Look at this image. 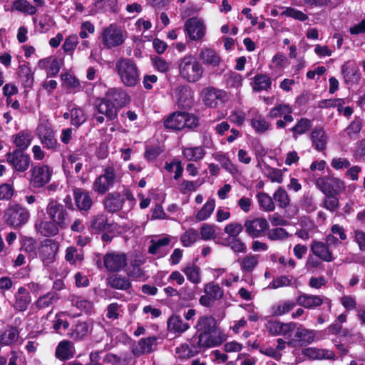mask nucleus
<instances>
[{
  "mask_svg": "<svg viewBox=\"0 0 365 365\" xmlns=\"http://www.w3.org/2000/svg\"><path fill=\"white\" fill-rule=\"evenodd\" d=\"M121 94L120 91L115 88L110 89L105 98L96 101V107L98 114L94 115V119L98 123H103L104 115L108 120H113L117 116V108L113 101H116V96Z\"/></svg>",
  "mask_w": 365,
  "mask_h": 365,
  "instance_id": "obj_1",
  "label": "nucleus"
},
{
  "mask_svg": "<svg viewBox=\"0 0 365 365\" xmlns=\"http://www.w3.org/2000/svg\"><path fill=\"white\" fill-rule=\"evenodd\" d=\"M115 70L121 83L128 87H134L140 81L138 68L132 59L121 58L115 63Z\"/></svg>",
  "mask_w": 365,
  "mask_h": 365,
  "instance_id": "obj_2",
  "label": "nucleus"
},
{
  "mask_svg": "<svg viewBox=\"0 0 365 365\" xmlns=\"http://www.w3.org/2000/svg\"><path fill=\"white\" fill-rule=\"evenodd\" d=\"M341 242L334 235H328L325 242L313 240L310 245V250L317 257L326 262H331L335 259L333 248L337 247Z\"/></svg>",
  "mask_w": 365,
  "mask_h": 365,
  "instance_id": "obj_3",
  "label": "nucleus"
},
{
  "mask_svg": "<svg viewBox=\"0 0 365 365\" xmlns=\"http://www.w3.org/2000/svg\"><path fill=\"white\" fill-rule=\"evenodd\" d=\"M178 68L180 76L188 82H197L203 73L201 64L192 55H187L180 58Z\"/></svg>",
  "mask_w": 365,
  "mask_h": 365,
  "instance_id": "obj_4",
  "label": "nucleus"
},
{
  "mask_svg": "<svg viewBox=\"0 0 365 365\" xmlns=\"http://www.w3.org/2000/svg\"><path fill=\"white\" fill-rule=\"evenodd\" d=\"M198 124L199 120L195 115L185 112L173 113L164 121L165 127L172 130L192 129Z\"/></svg>",
  "mask_w": 365,
  "mask_h": 365,
  "instance_id": "obj_5",
  "label": "nucleus"
},
{
  "mask_svg": "<svg viewBox=\"0 0 365 365\" xmlns=\"http://www.w3.org/2000/svg\"><path fill=\"white\" fill-rule=\"evenodd\" d=\"M99 38L105 48L110 49L123 43L125 33L116 24H111L103 29Z\"/></svg>",
  "mask_w": 365,
  "mask_h": 365,
  "instance_id": "obj_6",
  "label": "nucleus"
},
{
  "mask_svg": "<svg viewBox=\"0 0 365 365\" xmlns=\"http://www.w3.org/2000/svg\"><path fill=\"white\" fill-rule=\"evenodd\" d=\"M29 211L18 203L10 204L4 214L6 223L15 228L21 227L29 221Z\"/></svg>",
  "mask_w": 365,
  "mask_h": 365,
  "instance_id": "obj_7",
  "label": "nucleus"
},
{
  "mask_svg": "<svg viewBox=\"0 0 365 365\" xmlns=\"http://www.w3.org/2000/svg\"><path fill=\"white\" fill-rule=\"evenodd\" d=\"M116 170L113 166H108L103 170L101 175L97 177L93 182L92 190L98 195L106 194L118 181Z\"/></svg>",
  "mask_w": 365,
  "mask_h": 365,
  "instance_id": "obj_8",
  "label": "nucleus"
},
{
  "mask_svg": "<svg viewBox=\"0 0 365 365\" xmlns=\"http://www.w3.org/2000/svg\"><path fill=\"white\" fill-rule=\"evenodd\" d=\"M127 255L123 252H108L103 257V263L99 259L96 262L99 268L103 267L109 272L122 271L127 265Z\"/></svg>",
  "mask_w": 365,
  "mask_h": 365,
  "instance_id": "obj_9",
  "label": "nucleus"
},
{
  "mask_svg": "<svg viewBox=\"0 0 365 365\" xmlns=\"http://www.w3.org/2000/svg\"><path fill=\"white\" fill-rule=\"evenodd\" d=\"M49 220L64 230L68 226V214L64 205L58 202L50 199L46 208Z\"/></svg>",
  "mask_w": 365,
  "mask_h": 365,
  "instance_id": "obj_10",
  "label": "nucleus"
},
{
  "mask_svg": "<svg viewBox=\"0 0 365 365\" xmlns=\"http://www.w3.org/2000/svg\"><path fill=\"white\" fill-rule=\"evenodd\" d=\"M30 173L31 186L34 188H41L50 182L53 170L46 165H36L31 169Z\"/></svg>",
  "mask_w": 365,
  "mask_h": 365,
  "instance_id": "obj_11",
  "label": "nucleus"
},
{
  "mask_svg": "<svg viewBox=\"0 0 365 365\" xmlns=\"http://www.w3.org/2000/svg\"><path fill=\"white\" fill-rule=\"evenodd\" d=\"M316 331L302 325L297 326L294 335L287 341L288 346L299 349L312 344L315 339Z\"/></svg>",
  "mask_w": 365,
  "mask_h": 365,
  "instance_id": "obj_12",
  "label": "nucleus"
},
{
  "mask_svg": "<svg viewBox=\"0 0 365 365\" xmlns=\"http://www.w3.org/2000/svg\"><path fill=\"white\" fill-rule=\"evenodd\" d=\"M269 227L268 221L264 217L249 218L244 223L245 232L253 239L264 236Z\"/></svg>",
  "mask_w": 365,
  "mask_h": 365,
  "instance_id": "obj_13",
  "label": "nucleus"
},
{
  "mask_svg": "<svg viewBox=\"0 0 365 365\" xmlns=\"http://www.w3.org/2000/svg\"><path fill=\"white\" fill-rule=\"evenodd\" d=\"M184 28L186 35L191 41H202L206 34V26L203 20L197 17L188 19Z\"/></svg>",
  "mask_w": 365,
  "mask_h": 365,
  "instance_id": "obj_14",
  "label": "nucleus"
},
{
  "mask_svg": "<svg viewBox=\"0 0 365 365\" xmlns=\"http://www.w3.org/2000/svg\"><path fill=\"white\" fill-rule=\"evenodd\" d=\"M58 250L59 244L54 240L46 239L41 243L38 253L44 266H48L56 260Z\"/></svg>",
  "mask_w": 365,
  "mask_h": 365,
  "instance_id": "obj_15",
  "label": "nucleus"
},
{
  "mask_svg": "<svg viewBox=\"0 0 365 365\" xmlns=\"http://www.w3.org/2000/svg\"><path fill=\"white\" fill-rule=\"evenodd\" d=\"M6 162L17 172H25L30 165L31 158L29 155L21 150H15L6 155Z\"/></svg>",
  "mask_w": 365,
  "mask_h": 365,
  "instance_id": "obj_16",
  "label": "nucleus"
},
{
  "mask_svg": "<svg viewBox=\"0 0 365 365\" xmlns=\"http://www.w3.org/2000/svg\"><path fill=\"white\" fill-rule=\"evenodd\" d=\"M316 186L324 194H339L345 189L344 183L334 177H320L316 180Z\"/></svg>",
  "mask_w": 365,
  "mask_h": 365,
  "instance_id": "obj_17",
  "label": "nucleus"
},
{
  "mask_svg": "<svg viewBox=\"0 0 365 365\" xmlns=\"http://www.w3.org/2000/svg\"><path fill=\"white\" fill-rule=\"evenodd\" d=\"M292 113V109L289 105L279 103L270 110L268 116L272 119L282 117L283 119H279L276 122V126L279 128H284L287 123H292L294 120Z\"/></svg>",
  "mask_w": 365,
  "mask_h": 365,
  "instance_id": "obj_18",
  "label": "nucleus"
},
{
  "mask_svg": "<svg viewBox=\"0 0 365 365\" xmlns=\"http://www.w3.org/2000/svg\"><path fill=\"white\" fill-rule=\"evenodd\" d=\"M202 98L204 104L210 108H216L227 101V95L222 90L214 88H206L202 91Z\"/></svg>",
  "mask_w": 365,
  "mask_h": 365,
  "instance_id": "obj_19",
  "label": "nucleus"
},
{
  "mask_svg": "<svg viewBox=\"0 0 365 365\" xmlns=\"http://www.w3.org/2000/svg\"><path fill=\"white\" fill-rule=\"evenodd\" d=\"M197 334L198 341L197 346L198 349L215 347L220 345L226 339L225 335L220 330Z\"/></svg>",
  "mask_w": 365,
  "mask_h": 365,
  "instance_id": "obj_20",
  "label": "nucleus"
},
{
  "mask_svg": "<svg viewBox=\"0 0 365 365\" xmlns=\"http://www.w3.org/2000/svg\"><path fill=\"white\" fill-rule=\"evenodd\" d=\"M41 142L47 149L55 150L58 144L55 138L54 133L47 123H41L37 128Z\"/></svg>",
  "mask_w": 365,
  "mask_h": 365,
  "instance_id": "obj_21",
  "label": "nucleus"
},
{
  "mask_svg": "<svg viewBox=\"0 0 365 365\" xmlns=\"http://www.w3.org/2000/svg\"><path fill=\"white\" fill-rule=\"evenodd\" d=\"M14 301L11 305L16 312H25L31 302V295L24 287H21L14 294Z\"/></svg>",
  "mask_w": 365,
  "mask_h": 365,
  "instance_id": "obj_22",
  "label": "nucleus"
},
{
  "mask_svg": "<svg viewBox=\"0 0 365 365\" xmlns=\"http://www.w3.org/2000/svg\"><path fill=\"white\" fill-rule=\"evenodd\" d=\"M175 96L178 107L181 108H190L192 106L193 93L191 88L186 85L178 86L175 91Z\"/></svg>",
  "mask_w": 365,
  "mask_h": 365,
  "instance_id": "obj_23",
  "label": "nucleus"
},
{
  "mask_svg": "<svg viewBox=\"0 0 365 365\" xmlns=\"http://www.w3.org/2000/svg\"><path fill=\"white\" fill-rule=\"evenodd\" d=\"M94 326L95 323L92 319L78 321L72 329L71 336L76 340H81L92 333Z\"/></svg>",
  "mask_w": 365,
  "mask_h": 365,
  "instance_id": "obj_24",
  "label": "nucleus"
},
{
  "mask_svg": "<svg viewBox=\"0 0 365 365\" xmlns=\"http://www.w3.org/2000/svg\"><path fill=\"white\" fill-rule=\"evenodd\" d=\"M76 205L81 211L88 210L93 203L92 198L88 191L81 188H76L73 190Z\"/></svg>",
  "mask_w": 365,
  "mask_h": 365,
  "instance_id": "obj_25",
  "label": "nucleus"
},
{
  "mask_svg": "<svg viewBox=\"0 0 365 365\" xmlns=\"http://www.w3.org/2000/svg\"><path fill=\"white\" fill-rule=\"evenodd\" d=\"M75 353L73 343L68 340H63L56 346L55 356L59 360L63 361L73 358Z\"/></svg>",
  "mask_w": 365,
  "mask_h": 365,
  "instance_id": "obj_26",
  "label": "nucleus"
},
{
  "mask_svg": "<svg viewBox=\"0 0 365 365\" xmlns=\"http://www.w3.org/2000/svg\"><path fill=\"white\" fill-rule=\"evenodd\" d=\"M195 328L197 334L214 332L215 331L220 330L217 327L216 319L211 316H202L199 317Z\"/></svg>",
  "mask_w": 365,
  "mask_h": 365,
  "instance_id": "obj_27",
  "label": "nucleus"
},
{
  "mask_svg": "<svg viewBox=\"0 0 365 365\" xmlns=\"http://www.w3.org/2000/svg\"><path fill=\"white\" fill-rule=\"evenodd\" d=\"M157 341V338L155 336H149L146 338H142L139 340L137 344H135L133 348V354L139 356L143 354L151 353L153 349V346Z\"/></svg>",
  "mask_w": 365,
  "mask_h": 365,
  "instance_id": "obj_28",
  "label": "nucleus"
},
{
  "mask_svg": "<svg viewBox=\"0 0 365 365\" xmlns=\"http://www.w3.org/2000/svg\"><path fill=\"white\" fill-rule=\"evenodd\" d=\"M302 354L311 359H334L335 354L332 351L308 347L302 350Z\"/></svg>",
  "mask_w": 365,
  "mask_h": 365,
  "instance_id": "obj_29",
  "label": "nucleus"
},
{
  "mask_svg": "<svg viewBox=\"0 0 365 365\" xmlns=\"http://www.w3.org/2000/svg\"><path fill=\"white\" fill-rule=\"evenodd\" d=\"M36 230L45 237H52L58 235L60 228L57 224L52 220H41L35 225Z\"/></svg>",
  "mask_w": 365,
  "mask_h": 365,
  "instance_id": "obj_30",
  "label": "nucleus"
},
{
  "mask_svg": "<svg viewBox=\"0 0 365 365\" xmlns=\"http://www.w3.org/2000/svg\"><path fill=\"white\" fill-rule=\"evenodd\" d=\"M312 145L316 150L322 151L325 150L327 143V135L325 131L320 127H316L310 135Z\"/></svg>",
  "mask_w": 365,
  "mask_h": 365,
  "instance_id": "obj_31",
  "label": "nucleus"
},
{
  "mask_svg": "<svg viewBox=\"0 0 365 365\" xmlns=\"http://www.w3.org/2000/svg\"><path fill=\"white\" fill-rule=\"evenodd\" d=\"M200 352L198 347L194 343H183L175 348V354L181 359H188L196 356Z\"/></svg>",
  "mask_w": 365,
  "mask_h": 365,
  "instance_id": "obj_32",
  "label": "nucleus"
},
{
  "mask_svg": "<svg viewBox=\"0 0 365 365\" xmlns=\"http://www.w3.org/2000/svg\"><path fill=\"white\" fill-rule=\"evenodd\" d=\"M13 143L18 148L17 150L22 151L27 149L33 140V135L31 131L24 130L13 135Z\"/></svg>",
  "mask_w": 365,
  "mask_h": 365,
  "instance_id": "obj_33",
  "label": "nucleus"
},
{
  "mask_svg": "<svg viewBox=\"0 0 365 365\" xmlns=\"http://www.w3.org/2000/svg\"><path fill=\"white\" fill-rule=\"evenodd\" d=\"M297 302L306 309H314L322 304L323 298L318 295L302 294L298 297Z\"/></svg>",
  "mask_w": 365,
  "mask_h": 365,
  "instance_id": "obj_34",
  "label": "nucleus"
},
{
  "mask_svg": "<svg viewBox=\"0 0 365 365\" xmlns=\"http://www.w3.org/2000/svg\"><path fill=\"white\" fill-rule=\"evenodd\" d=\"M105 207L111 212L120 210L123 207L124 200L118 192L109 193L104 199Z\"/></svg>",
  "mask_w": 365,
  "mask_h": 365,
  "instance_id": "obj_35",
  "label": "nucleus"
},
{
  "mask_svg": "<svg viewBox=\"0 0 365 365\" xmlns=\"http://www.w3.org/2000/svg\"><path fill=\"white\" fill-rule=\"evenodd\" d=\"M341 73L346 83H357L360 80L359 69L356 66L345 63L341 67Z\"/></svg>",
  "mask_w": 365,
  "mask_h": 365,
  "instance_id": "obj_36",
  "label": "nucleus"
},
{
  "mask_svg": "<svg viewBox=\"0 0 365 365\" xmlns=\"http://www.w3.org/2000/svg\"><path fill=\"white\" fill-rule=\"evenodd\" d=\"M288 66V59L286 56L282 53H277L272 58L270 68L273 73L277 74V77L282 74V71Z\"/></svg>",
  "mask_w": 365,
  "mask_h": 365,
  "instance_id": "obj_37",
  "label": "nucleus"
},
{
  "mask_svg": "<svg viewBox=\"0 0 365 365\" xmlns=\"http://www.w3.org/2000/svg\"><path fill=\"white\" fill-rule=\"evenodd\" d=\"M168 329L174 333H183L190 328V325L185 323L177 315L171 316L168 320Z\"/></svg>",
  "mask_w": 365,
  "mask_h": 365,
  "instance_id": "obj_38",
  "label": "nucleus"
},
{
  "mask_svg": "<svg viewBox=\"0 0 365 365\" xmlns=\"http://www.w3.org/2000/svg\"><path fill=\"white\" fill-rule=\"evenodd\" d=\"M239 262L242 272H251L258 264L259 255L250 253L242 257Z\"/></svg>",
  "mask_w": 365,
  "mask_h": 365,
  "instance_id": "obj_39",
  "label": "nucleus"
},
{
  "mask_svg": "<svg viewBox=\"0 0 365 365\" xmlns=\"http://www.w3.org/2000/svg\"><path fill=\"white\" fill-rule=\"evenodd\" d=\"M60 299L59 294L56 292H49L41 296L36 301L35 304L38 309H45L56 303Z\"/></svg>",
  "mask_w": 365,
  "mask_h": 365,
  "instance_id": "obj_40",
  "label": "nucleus"
},
{
  "mask_svg": "<svg viewBox=\"0 0 365 365\" xmlns=\"http://www.w3.org/2000/svg\"><path fill=\"white\" fill-rule=\"evenodd\" d=\"M41 68L46 70L47 74L50 76H55L60 71V63L55 58H48L41 59L38 62Z\"/></svg>",
  "mask_w": 365,
  "mask_h": 365,
  "instance_id": "obj_41",
  "label": "nucleus"
},
{
  "mask_svg": "<svg viewBox=\"0 0 365 365\" xmlns=\"http://www.w3.org/2000/svg\"><path fill=\"white\" fill-rule=\"evenodd\" d=\"M19 331L16 327H10L0 334V344L9 346L17 341Z\"/></svg>",
  "mask_w": 365,
  "mask_h": 365,
  "instance_id": "obj_42",
  "label": "nucleus"
},
{
  "mask_svg": "<svg viewBox=\"0 0 365 365\" xmlns=\"http://www.w3.org/2000/svg\"><path fill=\"white\" fill-rule=\"evenodd\" d=\"M182 271L186 275L187 279L193 284H199L201 282L200 268L194 263L185 265Z\"/></svg>",
  "mask_w": 365,
  "mask_h": 365,
  "instance_id": "obj_43",
  "label": "nucleus"
},
{
  "mask_svg": "<svg viewBox=\"0 0 365 365\" xmlns=\"http://www.w3.org/2000/svg\"><path fill=\"white\" fill-rule=\"evenodd\" d=\"M272 80L267 74H257L254 77L253 90L257 92L268 91L271 88Z\"/></svg>",
  "mask_w": 365,
  "mask_h": 365,
  "instance_id": "obj_44",
  "label": "nucleus"
},
{
  "mask_svg": "<svg viewBox=\"0 0 365 365\" xmlns=\"http://www.w3.org/2000/svg\"><path fill=\"white\" fill-rule=\"evenodd\" d=\"M182 155L187 160L197 162L204 158L205 151L200 146L187 147L183 148Z\"/></svg>",
  "mask_w": 365,
  "mask_h": 365,
  "instance_id": "obj_45",
  "label": "nucleus"
},
{
  "mask_svg": "<svg viewBox=\"0 0 365 365\" xmlns=\"http://www.w3.org/2000/svg\"><path fill=\"white\" fill-rule=\"evenodd\" d=\"M108 284L116 289L126 290L130 287V281L125 277L111 274L107 277Z\"/></svg>",
  "mask_w": 365,
  "mask_h": 365,
  "instance_id": "obj_46",
  "label": "nucleus"
},
{
  "mask_svg": "<svg viewBox=\"0 0 365 365\" xmlns=\"http://www.w3.org/2000/svg\"><path fill=\"white\" fill-rule=\"evenodd\" d=\"M170 239L168 236H163L159 239L152 240L150 241L151 245L148 248V252L153 255H158L159 257L165 255L164 252H161V249L169 245Z\"/></svg>",
  "mask_w": 365,
  "mask_h": 365,
  "instance_id": "obj_47",
  "label": "nucleus"
},
{
  "mask_svg": "<svg viewBox=\"0 0 365 365\" xmlns=\"http://www.w3.org/2000/svg\"><path fill=\"white\" fill-rule=\"evenodd\" d=\"M65 259L71 264H80L84 259L83 252L75 247H68L66 250Z\"/></svg>",
  "mask_w": 365,
  "mask_h": 365,
  "instance_id": "obj_48",
  "label": "nucleus"
},
{
  "mask_svg": "<svg viewBox=\"0 0 365 365\" xmlns=\"http://www.w3.org/2000/svg\"><path fill=\"white\" fill-rule=\"evenodd\" d=\"M215 207V200L210 198L204 204L202 207L197 212L195 218L197 221H204L210 217Z\"/></svg>",
  "mask_w": 365,
  "mask_h": 365,
  "instance_id": "obj_49",
  "label": "nucleus"
},
{
  "mask_svg": "<svg viewBox=\"0 0 365 365\" xmlns=\"http://www.w3.org/2000/svg\"><path fill=\"white\" fill-rule=\"evenodd\" d=\"M257 199L261 210L264 212H272L275 209V205L273 199L265 192H259L257 194Z\"/></svg>",
  "mask_w": 365,
  "mask_h": 365,
  "instance_id": "obj_50",
  "label": "nucleus"
},
{
  "mask_svg": "<svg viewBox=\"0 0 365 365\" xmlns=\"http://www.w3.org/2000/svg\"><path fill=\"white\" fill-rule=\"evenodd\" d=\"M200 57L205 63L213 66H217L220 61V57L216 53V52L214 50L207 48L201 51Z\"/></svg>",
  "mask_w": 365,
  "mask_h": 365,
  "instance_id": "obj_51",
  "label": "nucleus"
},
{
  "mask_svg": "<svg viewBox=\"0 0 365 365\" xmlns=\"http://www.w3.org/2000/svg\"><path fill=\"white\" fill-rule=\"evenodd\" d=\"M13 9L28 15L36 13V8L27 0H16L13 3Z\"/></svg>",
  "mask_w": 365,
  "mask_h": 365,
  "instance_id": "obj_52",
  "label": "nucleus"
},
{
  "mask_svg": "<svg viewBox=\"0 0 365 365\" xmlns=\"http://www.w3.org/2000/svg\"><path fill=\"white\" fill-rule=\"evenodd\" d=\"M312 126L311 120L306 118H302L297 121L296 125L291 129L293 133V137L297 138L298 135H302L310 129Z\"/></svg>",
  "mask_w": 365,
  "mask_h": 365,
  "instance_id": "obj_53",
  "label": "nucleus"
},
{
  "mask_svg": "<svg viewBox=\"0 0 365 365\" xmlns=\"http://www.w3.org/2000/svg\"><path fill=\"white\" fill-rule=\"evenodd\" d=\"M72 304L86 314H89L93 310V304L80 296H74L71 299Z\"/></svg>",
  "mask_w": 365,
  "mask_h": 365,
  "instance_id": "obj_54",
  "label": "nucleus"
},
{
  "mask_svg": "<svg viewBox=\"0 0 365 365\" xmlns=\"http://www.w3.org/2000/svg\"><path fill=\"white\" fill-rule=\"evenodd\" d=\"M199 239L197 230L190 228L185 231L180 237V241L184 247H190Z\"/></svg>",
  "mask_w": 365,
  "mask_h": 365,
  "instance_id": "obj_55",
  "label": "nucleus"
},
{
  "mask_svg": "<svg viewBox=\"0 0 365 365\" xmlns=\"http://www.w3.org/2000/svg\"><path fill=\"white\" fill-rule=\"evenodd\" d=\"M295 306L293 301H284L279 302L272 307V313L276 316H281L288 313Z\"/></svg>",
  "mask_w": 365,
  "mask_h": 365,
  "instance_id": "obj_56",
  "label": "nucleus"
},
{
  "mask_svg": "<svg viewBox=\"0 0 365 365\" xmlns=\"http://www.w3.org/2000/svg\"><path fill=\"white\" fill-rule=\"evenodd\" d=\"M273 198L281 208H286L290 202L289 197L286 190L282 187H279L273 195Z\"/></svg>",
  "mask_w": 365,
  "mask_h": 365,
  "instance_id": "obj_57",
  "label": "nucleus"
},
{
  "mask_svg": "<svg viewBox=\"0 0 365 365\" xmlns=\"http://www.w3.org/2000/svg\"><path fill=\"white\" fill-rule=\"evenodd\" d=\"M204 292L206 294H208L214 300H219L222 298L224 292L218 284H215L213 282L205 284Z\"/></svg>",
  "mask_w": 365,
  "mask_h": 365,
  "instance_id": "obj_58",
  "label": "nucleus"
},
{
  "mask_svg": "<svg viewBox=\"0 0 365 365\" xmlns=\"http://www.w3.org/2000/svg\"><path fill=\"white\" fill-rule=\"evenodd\" d=\"M225 245L228 246L235 253H245L247 247L245 243L239 237L227 238Z\"/></svg>",
  "mask_w": 365,
  "mask_h": 365,
  "instance_id": "obj_59",
  "label": "nucleus"
},
{
  "mask_svg": "<svg viewBox=\"0 0 365 365\" xmlns=\"http://www.w3.org/2000/svg\"><path fill=\"white\" fill-rule=\"evenodd\" d=\"M325 198L322 205L330 212H335L339 207V202L336 197L339 194H324Z\"/></svg>",
  "mask_w": 365,
  "mask_h": 365,
  "instance_id": "obj_60",
  "label": "nucleus"
},
{
  "mask_svg": "<svg viewBox=\"0 0 365 365\" xmlns=\"http://www.w3.org/2000/svg\"><path fill=\"white\" fill-rule=\"evenodd\" d=\"M78 43V36L76 34L68 36L62 46V49L66 53L72 55Z\"/></svg>",
  "mask_w": 365,
  "mask_h": 365,
  "instance_id": "obj_61",
  "label": "nucleus"
},
{
  "mask_svg": "<svg viewBox=\"0 0 365 365\" xmlns=\"http://www.w3.org/2000/svg\"><path fill=\"white\" fill-rule=\"evenodd\" d=\"M215 159L217 160L221 166L231 174H235L237 172V168L232 164L231 160L225 155L222 153H217Z\"/></svg>",
  "mask_w": 365,
  "mask_h": 365,
  "instance_id": "obj_62",
  "label": "nucleus"
},
{
  "mask_svg": "<svg viewBox=\"0 0 365 365\" xmlns=\"http://www.w3.org/2000/svg\"><path fill=\"white\" fill-rule=\"evenodd\" d=\"M71 124L77 128L82 125L86 120L84 111L80 108H73L71 110Z\"/></svg>",
  "mask_w": 365,
  "mask_h": 365,
  "instance_id": "obj_63",
  "label": "nucleus"
},
{
  "mask_svg": "<svg viewBox=\"0 0 365 365\" xmlns=\"http://www.w3.org/2000/svg\"><path fill=\"white\" fill-rule=\"evenodd\" d=\"M251 125L257 133H263L269 129V123L262 116H257L251 120Z\"/></svg>",
  "mask_w": 365,
  "mask_h": 365,
  "instance_id": "obj_64",
  "label": "nucleus"
}]
</instances>
